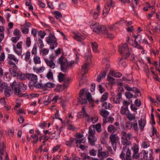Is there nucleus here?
Returning <instances> with one entry per match:
<instances>
[{
  "mask_svg": "<svg viewBox=\"0 0 160 160\" xmlns=\"http://www.w3.org/2000/svg\"><path fill=\"white\" fill-rule=\"evenodd\" d=\"M128 138L121 137L122 143V144L126 146L123 148V150L120 155V158L122 160H132L131 157V151L127 147L131 144V142Z\"/></svg>",
  "mask_w": 160,
  "mask_h": 160,
  "instance_id": "1",
  "label": "nucleus"
},
{
  "mask_svg": "<svg viewBox=\"0 0 160 160\" xmlns=\"http://www.w3.org/2000/svg\"><path fill=\"white\" fill-rule=\"evenodd\" d=\"M10 86L12 89L14 90L15 94L19 98L25 97L28 94L27 93H23V92L27 89V86L22 82L18 83L16 81L13 82Z\"/></svg>",
  "mask_w": 160,
  "mask_h": 160,
  "instance_id": "2",
  "label": "nucleus"
},
{
  "mask_svg": "<svg viewBox=\"0 0 160 160\" xmlns=\"http://www.w3.org/2000/svg\"><path fill=\"white\" fill-rule=\"evenodd\" d=\"M131 149L133 151L134 153L132 157L133 158L137 159L138 158L141 159L147 160L148 158V152L144 150H142L140 153H138L139 151L138 145L136 143L134 144V146L131 148Z\"/></svg>",
  "mask_w": 160,
  "mask_h": 160,
  "instance_id": "3",
  "label": "nucleus"
},
{
  "mask_svg": "<svg viewBox=\"0 0 160 160\" xmlns=\"http://www.w3.org/2000/svg\"><path fill=\"white\" fill-rule=\"evenodd\" d=\"M79 102L81 104L87 103V100L91 102L92 101V99L91 94L87 92V88L81 89L79 92Z\"/></svg>",
  "mask_w": 160,
  "mask_h": 160,
  "instance_id": "4",
  "label": "nucleus"
},
{
  "mask_svg": "<svg viewBox=\"0 0 160 160\" xmlns=\"http://www.w3.org/2000/svg\"><path fill=\"white\" fill-rule=\"evenodd\" d=\"M58 63L60 64L61 70L63 72H66L67 68L71 67L74 63L73 61L68 62L67 59L63 56H61L59 58Z\"/></svg>",
  "mask_w": 160,
  "mask_h": 160,
  "instance_id": "5",
  "label": "nucleus"
},
{
  "mask_svg": "<svg viewBox=\"0 0 160 160\" xmlns=\"http://www.w3.org/2000/svg\"><path fill=\"white\" fill-rule=\"evenodd\" d=\"M47 30L49 32V36L47 38L46 41L49 45L50 49H54L58 45L57 39L54 35L52 34L51 31L49 30Z\"/></svg>",
  "mask_w": 160,
  "mask_h": 160,
  "instance_id": "6",
  "label": "nucleus"
},
{
  "mask_svg": "<svg viewBox=\"0 0 160 160\" xmlns=\"http://www.w3.org/2000/svg\"><path fill=\"white\" fill-rule=\"evenodd\" d=\"M118 51L120 54L126 58H128L132 52V50L128 48L126 43L119 46Z\"/></svg>",
  "mask_w": 160,
  "mask_h": 160,
  "instance_id": "7",
  "label": "nucleus"
},
{
  "mask_svg": "<svg viewBox=\"0 0 160 160\" xmlns=\"http://www.w3.org/2000/svg\"><path fill=\"white\" fill-rule=\"evenodd\" d=\"M26 77L30 81L28 85L30 88L32 89L34 86L37 88V84L38 78L36 75L32 73H27Z\"/></svg>",
  "mask_w": 160,
  "mask_h": 160,
  "instance_id": "8",
  "label": "nucleus"
},
{
  "mask_svg": "<svg viewBox=\"0 0 160 160\" xmlns=\"http://www.w3.org/2000/svg\"><path fill=\"white\" fill-rule=\"evenodd\" d=\"M91 28L93 29V32L97 33H99L101 31L103 33V32L106 29V27L104 26H100L98 23L93 22L90 25Z\"/></svg>",
  "mask_w": 160,
  "mask_h": 160,
  "instance_id": "9",
  "label": "nucleus"
},
{
  "mask_svg": "<svg viewBox=\"0 0 160 160\" xmlns=\"http://www.w3.org/2000/svg\"><path fill=\"white\" fill-rule=\"evenodd\" d=\"M8 61L9 64L13 68L17 69V66L16 64H17L19 60L13 55L9 54L8 56Z\"/></svg>",
  "mask_w": 160,
  "mask_h": 160,
  "instance_id": "10",
  "label": "nucleus"
},
{
  "mask_svg": "<svg viewBox=\"0 0 160 160\" xmlns=\"http://www.w3.org/2000/svg\"><path fill=\"white\" fill-rule=\"evenodd\" d=\"M55 58V57L53 54L51 55L49 57V59L48 58H45L44 61L47 65L52 68H54L56 67V65L54 61Z\"/></svg>",
  "mask_w": 160,
  "mask_h": 160,
  "instance_id": "11",
  "label": "nucleus"
},
{
  "mask_svg": "<svg viewBox=\"0 0 160 160\" xmlns=\"http://www.w3.org/2000/svg\"><path fill=\"white\" fill-rule=\"evenodd\" d=\"M110 140L114 150L116 151L117 148V143L119 140L118 135L116 134H112L109 136Z\"/></svg>",
  "mask_w": 160,
  "mask_h": 160,
  "instance_id": "12",
  "label": "nucleus"
},
{
  "mask_svg": "<svg viewBox=\"0 0 160 160\" xmlns=\"http://www.w3.org/2000/svg\"><path fill=\"white\" fill-rule=\"evenodd\" d=\"M118 92L117 94L116 98H113L114 102L116 104H119L122 99V92L124 90L123 88L122 87H119L118 88Z\"/></svg>",
  "mask_w": 160,
  "mask_h": 160,
  "instance_id": "13",
  "label": "nucleus"
},
{
  "mask_svg": "<svg viewBox=\"0 0 160 160\" xmlns=\"http://www.w3.org/2000/svg\"><path fill=\"white\" fill-rule=\"evenodd\" d=\"M107 2V5L105 6L103 10V14L106 16L108 13L110 8L111 7L114 6L113 1L112 0H106Z\"/></svg>",
  "mask_w": 160,
  "mask_h": 160,
  "instance_id": "14",
  "label": "nucleus"
},
{
  "mask_svg": "<svg viewBox=\"0 0 160 160\" xmlns=\"http://www.w3.org/2000/svg\"><path fill=\"white\" fill-rule=\"evenodd\" d=\"M55 87V84H54L48 82L46 84L38 83V85H37V88L47 90L48 88H54Z\"/></svg>",
  "mask_w": 160,
  "mask_h": 160,
  "instance_id": "15",
  "label": "nucleus"
},
{
  "mask_svg": "<svg viewBox=\"0 0 160 160\" xmlns=\"http://www.w3.org/2000/svg\"><path fill=\"white\" fill-rule=\"evenodd\" d=\"M89 115L86 113L85 108L83 107L81 111L79 112L77 115V117L78 118H84L87 121H90L89 118Z\"/></svg>",
  "mask_w": 160,
  "mask_h": 160,
  "instance_id": "16",
  "label": "nucleus"
},
{
  "mask_svg": "<svg viewBox=\"0 0 160 160\" xmlns=\"http://www.w3.org/2000/svg\"><path fill=\"white\" fill-rule=\"evenodd\" d=\"M102 148L99 149L98 150V156L99 158H101L100 160H103L105 158H106L108 156V154L106 152L102 151Z\"/></svg>",
  "mask_w": 160,
  "mask_h": 160,
  "instance_id": "17",
  "label": "nucleus"
},
{
  "mask_svg": "<svg viewBox=\"0 0 160 160\" xmlns=\"http://www.w3.org/2000/svg\"><path fill=\"white\" fill-rule=\"evenodd\" d=\"M138 124L140 129L141 132L143 130L144 128L146 123V120L144 119L141 118L138 121Z\"/></svg>",
  "mask_w": 160,
  "mask_h": 160,
  "instance_id": "18",
  "label": "nucleus"
},
{
  "mask_svg": "<svg viewBox=\"0 0 160 160\" xmlns=\"http://www.w3.org/2000/svg\"><path fill=\"white\" fill-rule=\"evenodd\" d=\"M88 139L89 142L92 146L95 145V142L97 140V138L94 135L89 136Z\"/></svg>",
  "mask_w": 160,
  "mask_h": 160,
  "instance_id": "19",
  "label": "nucleus"
},
{
  "mask_svg": "<svg viewBox=\"0 0 160 160\" xmlns=\"http://www.w3.org/2000/svg\"><path fill=\"white\" fill-rule=\"evenodd\" d=\"M118 128V127H115L112 125H110L108 128V131L110 133H113Z\"/></svg>",
  "mask_w": 160,
  "mask_h": 160,
  "instance_id": "20",
  "label": "nucleus"
},
{
  "mask_svg": "<svg viewBox=\"0 0 160 160\" xmlns=\"http://www.w3.org/2000/svg\"><path fill=\"white\" fill-rule=\"evenodd\" d=\"M103 33L104 34V37L107 38H108L110 39H112L114 37V36L112 33H109L107 31V30L106 28V29L103 32Z\"/></svg>",
  "mask_w": 160,
  "mask_h": 160,
  "instance_id": "21",
  "label": "nucleus"
},
{
  "mask_svg": "<svg viewBox=\"0 0 160 160\" xmlns=\"http://www.w3.org/2000/svg\"><path fill=\"white\" fill-rule=\"evenodd\" d=\"M131 128L136 132H138V123L137 121L135 120L133 122H130Z\"/></svg>",
  "mask_w": 160,
  "mask_h": 160,
  "instance_id": "22",
  "label": "nucleus"
},
{
  "mask_svg": "<svg viewBox=\"0 0 160 160\" xmlns=\"http://www.w3.org/2000/svg\"><path fill=\"white\" fill-rule=\"evenodd\" d=\"M88 66V64L87 63H86L82 66L81 73L82 76L88 72L87 68Z\"/></svg>",
  "mask_w": 160,
  "mask_h": 160,
  "instance_id": "23",
  "label": "nucleus"
},
{
  "mask_svg": "<svg viewBox=\"0 0 160 160\" xmlns=\"http://www.w3.org/2000/svg\"><path fill=\"white\" fill-rule=\"evenodd\" d=\"M127 118L130 121L135 120L136 119L135 115L133 113H132L129 112L127 113L126 115Z\"/></svg>",
  "mask_w": 160,
  "mask_h": 160,
  "instance_id": "24",
  "label": "nucleus"
},
{
  "mask_svg": "<svg viewBox=\"0 0 160 160\" xmlns=\"http://www.w3.org/2000/svg\"><path fill=\"white\" fill-rule=\"evenodd\" d=\"M133 38H135L134 47L140 50H143V48L138 43L137 41V38H138V36L135 35H134L133 36Z\"/></svg>",
  "mask_w": 160,
  "mask_h": 160,
  "instance_id": "25",
  "label": "nucleus"
},
{
  "mask_svg": "<svg viewBox=\"0 0 160 160\" xmlns=\"http://www.w3.org/2000/svg\"><path fill=\"white\" fill-rule=\"evenodd\" d=\"M76 139L74 138H70L69 141L66 142V145L68 147H71L73 143H76Z\"/></svg>",
  "mask_w": 160,
  "mask_h": 160,
  "instance_id": "26",
  "label": "nucleus"
},
{
  "mask_svg": "<svg viewBox=\"0 0 160 160\" xmlns=\"http://www.w3.org/2000/svg\"><path fill=\"white\" fill-rule=\"evenodd\" d=\"M5 147L3 142L0 143V155H5Z\"/></svg>",
  "mask_w": 160,
  "mask_h": 160,
  "instance_id": "27",
  "label": "nucleus"
},
{
  "mask_svg": "<svg viewBox=\"0 0 160 160\" xmlns=\"http://www.w3.org/2000/svg\"><path fill=\"white\" fill-rule=\"evenodd\" d=\"M102 106L107 109L111 110L112 108V105L110 102H105L102 104Z\"/></svg>",
  "mask_w": 160,
  "mask_h": 160,
  "instance_id": "28",
  "label": "nucleus"
},
{
  "mask_svg": "<svg viewBox=\"0 0 160 160\" xmlns=\"http://www.w3.org/2000/svg\"><path fill=\"white\" fill-rule=\"evenodd\" d=\"M94 125H92L89 128L88 132L89 136L94 135L96 132L95 128H94Z\"/></svg>",
  "mask_w": 160,
  "mask_h": 160,
  "instance_id": "29",
  "label": "nucleus"
},
{
  "mask_svg": "<svg viewBox=\"0 0 160 160\" xmlns=\"http://www.w3.org/2000/svg\"><path fill=\"white\" fill-rule=\"evenodd\" d=\"M24 55L25 56V60L27 62H29V63L30 64H31V61L30 59L31 56L30 52L28 51Z\"/></svg>",
  "mask_w": 160,
  "mask_h": 160,
  "instance_id": "30",
  "label": "nucleus"
},
{
  "mask_svg": "<svg viewBox=\"0 0 160 160\" xmlns=\"http://www.w3.org/2000/svg\"><path fill=\"white\" fill-rule=\"evenodd\" d=\"M114 118L112 117H107L105 118H104L103 119V122L105 124L107 122H110L112 123L114 121Z\"/></svg>",
  "mask_w": 160,
  "mask_h": 160,
  "instance_id": "31",
  "label": "nucleus"
},
{
  "mask_svg": "<svg viewBox=\"0 0 160 160\" xmlns=\"http://www.w3.org/2000/svg\"><path fill=\"white\" fill-rule=\"evenodd\" d=\"M128 112H129V111L128 110V107H125L124 106H122L121 107L120 111L121 114L126 115Z\"/></svg>",
  "mask_w": 160,
  "mask_h": 160,
  "instance_id": "32",
  "label": "nucleus"
},
{
  "mask_svg": "<svg viewBox=\"0 0 160 160\" xmlns=\"http://www.w3.org/2000/svg\"><path fill=\"white\" fill-rule=\"evenodd\" d=\"M110 75L117 78H120L121 77L122 75V74L120 72H116L113 70H110Z\"/></svg>",
  "mask_w": 160,
  "mask_h": 160,
  "instance_id": "33",
  "label": "nucleus"
},
{
  "mask_svg": "<svg viewBox=\"0 0 160 160\" xmlns=\"http://www.w3.org/2000/svg\"><path fill=\"white\" fill-rule=\"evenodd\" d=\"M106 75L105 71L101 73L97 77V81L98 82H100L102 79L104 78Z\"/></svg>",
  "mask_w": 160,
  "mask_h": 160,
  "instance_id": "34",
  "label": "nucleus"
},
{
  "mask_svg": "<svg viewBox=\"0 0 160 160\" xmlns=\"http://www.w3.org/2000/svg\"><path fill=\"white\" fill-rule=\"evenodd\" d=\"M100 6L98 5L97 6L96 11L94 12L93 14V17L94 19H96L98 15L100 13Z\"/></svg>",
  "mask_w": 160,
  "mask_h": 160,
  "instance_id": "35",
  "label": "nucleus"
},
{
  "mask_svg": "<svg viewBox=\"0 0 160 160\" xmlns=\"http://www.w3.org/2000/svg\"><path fill=\"white\" fill-rule=\"evenodd\" d=\"M124 58H122L119 60V64L120 66L123 67H125L126 66V58L125 57Z\"/></svg>",
  "mask_w": 160,
  "mask_h": 160,
  "instance_id": "36",
  "label": "nucleus"
},
{
  "mask_svg": "<svg viewBox=\"0 0 160 160\" xmlns=\"http://www.w3.org/2000/svg\"><path fill=\"white\" fill-rule=\"evenodd\" d=\"M92 48L93 52L96 53H98L99 51L98 50V45L95 42H92Z\"/></svg>",
  "mask_w": 160,
  "mask_h": 160,
  "instance_id": "37",
  "label": "nucleus"
},
{
  "mask_svg": "<svg viewBox=\"0 0 160 160\" xmlns=\"http://www.w3.org/2000/svg\"><path fill=\"white\" fill-rule=\"evenodd\" d=\"M33 61L36 64H40L41 63L40 58L37 55H34L33 57Z\"/></svg>",
  "mask_w": 160,
  "mask_h": 160,
  "instance_id": "38",
  "label": "nucleus"
},
{
  "mask_svg": "<svg viewBox=\"0 0 160 160\" xmlns=\"http://www.w3.org/2000/svg\"><path fill=\"white\" fill-rule=\"evenodd\" d=\"M100 115L104 118H105L107 117L109 115V112L106 110L103 109L100 112Z\"/></svg>",
  "mask_w": 160,
  "mask_h": 160,
  "instance_id": "39",
  "label": "nucleus"
},
{
  "mask_svg": "<svg viewBox=\"0 0 160 160\" xmlns=\"http://www.w3.org/2000/svg\"><path fill=\"white\" fill-rule=\"evenodd\" d=\"M108 93L107 92L104 93L101 98L100 101L103 102L106 101L108 98Z\"/></svg>",
  "mask_w": 160,
  "mask_h": 160,
  "instance_id": "40",
  "label": "nucleus"
},
{
  "mask_svg": "<svg viewBox=\"0 0 160 160\" xmlns=\"http://www.w3.org/2000/svg\"><path fill=\"white\" fill-rule=\"evenodd\" d=\"M122 134L123 137V138H128L130 139L132 136V134L130 133H127L124 131L122 132Z\"/></svg>",
  "mask_w": 160,
  "mask_h": 160,
  "instance_id": "41",
  "label": "nucleus"
},
{
  "mask_svg": "<svg viewBox=\"0 0 160 160\" xmlns=\"http://www.w3.org/2000/svg\"><path fill=\"white\" fill-rule=\"evenodd\" d=\"M17 78L18 79H20L22 80H25L27 79V77H26V74H17Z\"/></svg>",
  "mask_w": 160,
  "mask_h": 160,
  "instance_id": "42",
  "label": "nucleus"
},
{
  "mask_svg": "<svg viewBox=\"0 0 160 160\" xmlns=\"http://www.w3.org/2000/svg\"><path fill=\"white\" fill-rule=\"evenodd\" d=\"M90 121H87L88 122H92V123H96L98 120V118L97 116H95L93 117H92L91 118H90L89 116V118H88Z\"/></svg>",
  "mask_w": 160,
  "mask_h": 160,
  "instance_id": "43",
  "label": "nucleus"
},
{
  "mask_svg": "<svg viewBox=\"0 0 160 160\" xmlns=\"http://www.w3.org/2000/svg\"><path fill=\"white\" fill-rule=\"evenodd\" d=\"M45 68L43 66H42L41 67L38 68H33L34 71L36 72L37 73H39L40 72H43Z\"/></svg>",
  "mask_w": 160,
  "mask_h": 160,
  "instance_id": "44",
  "label": "nucleus"
},
{
  "mask_svg": "<svg viewBox=\"0 0 160 160\" xmlns=\"http://www.w3.org/2000/svg\"><path fill=\"white\" fill-rule=\"evenodd\" d=\"M53 13L54 14L55 17L58 19L62 18V14L61 13L58 11H55Z\"/></svg>",
  "mask_w": 160,
  "mask_h": 160,
  "instance_id": "45",
  "label": "nucleus"
},
{
  "mask_svg": "<svg viewBox=\"0 0 160 160\" xmlns=\"http://www.w3.org/2000/svg\"><path fill=\"white\" fill-rule=\"evenodd\" d=\"M59 81L60 82H62L64 81L65 78V74L62 72L59 73L58 76Z\"/></svg>",
  "mask_w": 160,
  "mask_h": 160,
  "instance_id": "46",
  "label": "nucleus"
},
{
  "mask_svg": "<svg viewBox=\"0 0 160 160\" xmlns=\"http://www.w3.org/2000/svg\"><path fill=\"white\" fill-rule=\"evenodd\" d=\"M31 137L33 140V143L34 144H36L38 142V136L36 134H33L31 136Z\"/></svg>",
  "mask_w": 160,
  "mask_h": 160,
  "instance_id": "47",
  "label": "nucleus"
},
{
  "mask_svg": "<svg viewBox=\"0 0 160 160\" xmlns=\"http://www.w3.org/2000/svg\"><path fill=\"white\" fill-rule=\"evenodd\" d=\"M21 30L22 32L24 34H28L29 32V28L25 27L24 26H21Z\"/></svg>",
  "mask_w": 160,
  "mask_h": 160,
  "instance_id": "48",
  "label": "nucleus"
},
{
  "mask_svg": "<svg viewBox=\"0 0 160 160\" xmlns=\"http://www.w3.org/2000/svg\"><path fill=\"white\" fill-rule=\"evenodd\" d=\"M48 52L49 49L46 48L42 49V50L40 51V53L42 54L43 56L47 55L48 54Z\"/></svg>",
  "mask_w": 160,
  "mask_h": 160,
  "instance_id": "49",
  "label": "nucleus"
},
{
  "mask_svg": "<svg viewBox=\"0 0 160 160\" xmlns=\"http://www.w3.org/2000/svg\"><path fill=\"white\" fill-rule=\"evenodd\" d=\"M75 38L78 41H81V39L83 40L85 38V37L82 35L78 34V35H75Z\"/></svg>",
  "mask_w": 160,
  "mask_h": 160,
  "instance_id": "50",
  "label": "nucleus"
},
{
  "mask_svg": "<svg viewBox=\"0 0 160 160\" xmlns=\"http://www.w3.org/2000/svg\"><path fill=\"white\" fill-rule=\"evenodd\" d=\"M94 128L96 129L97 131L98 132H100L102 131L101 128V125L100 124H98L96 125H95Z\"/></svg>",
  "mask_w": 160,
  "mask_h": 160,
  "instance_id": "51",
  "label": "nucleus"
},
{
  "mask_svg": "<svg viewBox=\"0 0 160 160\" xmlns=\"http://www.w3.org/2000/svg\"><path fill=\"white\" fill-rule=\"evenodd\" d=\"M4 93L6 97H9L11 95V90L8 88L6 89L4 91Z\"/></svg>",
  "mask_w": 160,
  "mask_h": 160,
  "instance_id": "52",
  "label": "nucleus"
},
{
  "mask_svg": "<svg viewBox=\"0 0 160 160\" xmlns=\"http://www.w3.org/2000/svg\"><path fill=\"white\" fill-rule=\"evenodd\" d=\"M119 22H117L115 23L114 24L110 25L109 26L108 28L112 30L113 29L117 28L118 27V24Z\"/></svg>",
  "mask_w": 160,
  "mask_h": 160,
  "instance_id": "53",
  "label": "nucleus"
},
{
  "mask_svg": "<svg viewBox=\"0 0 160 160\" xmlns=\"http://www.w3.org/2000/svg\"><path fill=\"white\" fill-rule=\"evenodd\" d=\"M135 104H131L130 106V108L131 110L134 112H136V113H137V110H138V108L136 107Z\"/></svg>",
  "mask_w": 160,
  "mask_h": 160,
  "instance_id": "54",
  "label": "nucleus"
},
{
  "mask_svg": "<svg viewBox=\"0 0 160 160\" xmlns=\"http://www.w3.org/2000/svg\"><path fill=\"white\" fill-rule=\"evenodd\" d=\"M149 143L148 142L145 141L142 142V148H146L149 146Z\"/></svg>",
  "mask_w": 160,
  "mask_h": 160,
  "instance_id": "55",
  "label": "nucleus"
},
{
  "mask_svg": "<svg viewBox=\"0 0 160 160\" xmlns=\"http://www.w3.org/2000/svg\"><path fill=\"white\" fill-rule=\"evenodd\" d=\"M125 95L128 99L132 98L133 97V95L132 93L129 92H126Z\"/></svg>",
  "mask_w": 160,
  "mask_h": 160,
  "instance_id": "56",
  "label": "nucleus"
},
{
  "mask_svg": "<svg viewBox=\"0 0 160 160\" xmlns=\"http://www.w3.org/2000/svg\"><path fill=\"white\" fill-rule=\"evenodd\" d=\"M38 46L40 48H42L44 46V44L42 42V40L40 38H39L38 41Z\"/></svg>",
  "mask_w": 160,
  "mask_h": 160,
  "instance_id": "57",
  "label": "nucleus"
},
{
  "mask_svg": "<svg viewBox=\"0 0 160 160\" xmlns=\"http://www.w3.org/2000/svg\"><path fill=\"white\" fill-rule=\"evenodd\" d=\"M37 46L36 44H35L34 45V46L32 50L31 53L33 55H36L37 53Z\"/></svg>",
  "mask_w": 160,
  "mask_h": 160,
  "instance_id": "58",
  "label": "nucleus"
},
{
  "mask_svg": "<svg viewBox=\"0 0 160 160\" xmlns=\"http://www.w3.org/2000/svg\"><path fill=\"white\" fill-rule=\"evenodd\" d=\"M49 139V138L46 135H43L40 136L39 138V139L40 141L42 140H45L48 141Z\"/></svg>",
  "mask_w": 160,
  "mask_h": 160,
  "instance_id": "59",
  "label": "nucleus"
},
{
  "mask_svg": "<svg viewBox=\"0 0 160 160\" xmlns=\"http://www.w3.org/2000/svg\"><path fill=\"white\" fill-rule=\"evenodd\" d=\"M47 78L49 79H53V73L51 71H49L48 73L47 74Z\"/></svg>",
  "mask_w": 160,
  "mask_h": 160,
  "instance_id": "60",
  "label": "nucleus"
},
{
  "mask_svg": "<svg viewBox=\"0 0 160 160\" xmlns=\"http://www.w3.org/2000/svg\"><path fill=\"white\" fill-rule=\"evenodd\" d=\"M9 71L12 75L13 76H16L18 74L16 72V71L12 68H10L9 69Z\"/></svg>",
  "mask_w": 160,
  "mask_h": 160,
  "instance_id": "61",
  "label": "nucleus"
},
{
  "mask_svg": "<svg viewBox=\"0 0 160 160\" xmlns=\"http://www.w3.org/2000/svg\"><path fill=\"white\" fill-rule=\"evenodd\" d=\"M134 103L135 105L137 107H139L141 106V101L140 100L138 99H136Z\"/></svg>",
  "mask_w": 160,
  "mask_h": 160,
  "instance_id": "62",
  "label": "nucleus"
},
{
  "mask_svg": "<svg viewBox=\"0 0 160 160\" xmlns=\"http://www.w3.org/2000/svg\"><path fill=\"white\" fill-rule=\"evenodd\" d=\"M20 32L19 30L18 29H16L14 30L13 34L15 36H20Z\"/></svg>",
  "mask_w": 160,
  "mask_h": 160,
  "instance_id": "63",
  "label": "nucleus"
},
{
  "mask_svg": "<svg viewBox=\"0 0 160 160\" xmlns=\"http://www.w3.org/2000/svg\"><path fill=\"white\" fill-rule=\"evenodd\" d=\"M19 39V36L15 37H12L11 40L12 42L14 43H16L18 40Z\"/></svg>",
  "mask_w": 160,
  "mask_h": 160,
  "instance_id": "64",
  "label": "nucleus"
}]
</instances>
